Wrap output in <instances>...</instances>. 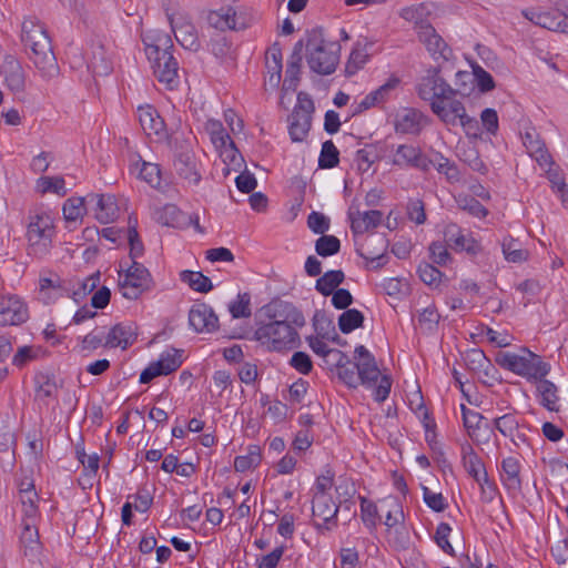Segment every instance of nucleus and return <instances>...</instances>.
Returning <instances> with one entry per match:
<instances>
[{
    "instance_id": "nucleus-36",
    "label": "nucleus",
    "mask_w": 568,
    "mask_h": 568,
    "mask_svg": "<svg viewBox=\"0 0 568 568\" xmlns=\"http://www.w3.org/2000/svg\"><path fill=\"white\" fill-rule=\"evenodd\" d=\"M338 378L348 387L356 388L359 377L356 365H351L348 357L342 351L335 352Z\"/></svg>"
},
{
    "instance_id": "nucleus-33",
    "label": "nucleus",
    "mask_w": 568,
    "mask_h": 568,
    "mask_svg": "<svg viewBox=\"0 0 568 568\" xmlns=\"http://www.w3.org/2000/svg\"><path fill=\"white\" fill-rule=\"evenodd\" d=\"M535 383L540 405L550 412H558L560 397L557 386L545 377H541Z\"/></svg>"
},
{
    "instance_id": "nucleus-57",
    "label": "nucleus",
    "mask_w": 568,
    "mask_h": 568,
    "mask_svg": "<svg viewBox=\"0 0 568 568\" xmlns=\"http://www.w3.org/2000/svg\"><path fill=\"white\" fill-rule=\"evenodd\" d=\"M341 248L339 240L334 235H323L315 244L316 253L321 256H331L336 254Z\"/></svg>"
},
{
    "instance_id": "nucleus-25",
    "label": "nucleus",
    "mask_w": 568,
    "mask_h": 568,
    "mask_svg": "<svg viewBox=\"0 0 568 568\" xmlns=\"http://www.w3.org/2000/svg\"><path fill=\"white\" fill-rule=\"evenodd\" d=\"M523 144L527 153L532 158L541 169L552 164L551 155L548 153L545 143L535 130L526 131L523 135Z\"/></svg>"
},
{
    "instance_id": "nucleus-5",
    "label": "nucleus",
    "mask_w": 568,
    "mask_h": 568,
    "mask_svg": "<svg viewBox=\"0 0 568 568\" xmlns=\"http://www.w3.org/2000/svg\"><path fill=\"white\" fill-rule=\"evenodd\" d=\"M355 354L359 359L356 364L359 384L366 388L373 389V397L376 402H384L390 393V377L381 375L375 357L365 346H357Z\"/></svg>"
},
{
    "instance_id": "nucleus-59",
    "label": "nucleus",
    "mask_w": 568,
    "mask_h": 568,
    "mask_svg": "<svg viewBox=\"0 0 568 568\" xmlns=\"http://www.w3.org/2000/svg\"><path fill=\"white\" fill-rule=\"evenodd\" d=\"M20 501L22 505L23 519H37L38 518V493L29 491L27 494H19Z\"/></svg>"
},
{
    "instance_id": "nucleus-21",
    "label": "nucleus",
    "mask_w": 568,
    "mask_h": 568,
    "mask_svg": "<svg viewBox=\"0 0 568 568\" xmlns=\"http://www.w3.org/2000/svg\"><path fill=\"white\" fill-rule=\"evenodd\" d=\"M189 323L199 333H210L217 328L219 318L211 306L197 303L190 310Z\"/></svg>"
},
{
    "instance_id": "nucleus-37",
    "label": "nucleus",
    "mask_w": 568,
    "mask_h": 568,
    "mask_svg": "<svg viewBox=\"0 0 568 568\" xmlns=\"http://www.w3.org/2000/svg\"><path fill=\"white\" fill-rule=\"evenodd\" d=\"M172 29L174 31L175 39L185 49L196 51L200 47V41L195 27L190 22H183L179 26L174 24L171 19Z\"/></svg>"
},
{
    "instance_id": "nucleus-14",
    "label": "nucleus",
    "mask_w": 568,
    "mask_h": 568,
    "mask_svg": "<svg viewBox=\"0 0 568 568\" xmlns=\"http://www.w3.org/2000/svg\"><path fill=\"white\" fill-rule=\"evenodd\" d=\"M312 513L316 527L329 530L336 525L338 507L328 494L313 495Z\"/></svg>"
},
{
    "instance_id": "nucleus-32",
    "label": "nucleus",
    "mask_w": 568,
    "mask_h": 568,
    "mask_svg": "<svg viewBox=\"0 0 568 568\" xmlns=\"http://www.w3.org/2000/svg\"><path fill=\"white\" fill-rule=\"evenodd\" d=\"M67 293L62 281L57 274L41 275L39 278L40 298L49 304Z\"/></svg>"
},
{
    "instance_id": "nucleus-51",
    "label": "nucleus",
    "mask_w": 568,
    "mask_h": 568,
    "mask_svg": "<svg viewBox=\"0 0 568 568\" xmlns=\"http://www.w3.org/2000/svg\"><path fill=\"white\" fill-rule=\"evenodd\" d=\"M205 132L210 135L211 142L216 148L225 146L231 140L222 123L217 120L209 119L204 124Z\"/></svg>"
},
{
    "instance_id": "nucleus-9",
    "label": "nucleus",
    "mask_w": 568,
    "mask_h": 568,
    "mask_svg": "<svg viewBox=\"0 0 568 568\" xmlns=\"http://www.w3.org/2000/svg\"><path fill=\"white\" fill-rule=\"evenodd\" d=\"M440 99L430 103V109L446 125H462L467 134L477 130V121L469 116L464 104L454 99Z\"/></svg>"
},
{
    "instance_id": "nucleus-8",
    "label": "nucleus",
    "mask_w": 568,
    "mask_h": 568,
    "mask_svg": "<svg viewBox=\"0 0 568 568\" xmlns=\"http://www.w3.org/2000/svg\"><path fill=\"white\" fill-rule=\"evenodd\" d=\"M153 285L149 270L141 263L133 261L123 272H119V291L128 300H136L150 291Z\"/></svg>"
},
{
    "instance_id": "nucleus-54",
    "label": "nucleus",
    "mask_w": 568,
    "mask_h": 568,
    "mask_svg": "<svg viewBox=\"0 0 568 568\" xmlns=\"http://www.w3.org/2000/svg\"><path fill=\"white\" fill-rule=\"evenodd\" d=\"M216 150L220 152V156L223 162L231 169L239 170L242 166L243 158L232 140L226 142L225 146H219Z\"/></svg>"
},
{
    "instance_id": "nucleus-64",
    "label": "nucleus",
    "mask_w": 568,
    "mask_h": 568,
    "mask_svg": "<svg viewBox=\"0 0 568 568\" xmlns=\"http://www.w3.org/2000/svg\"><path fill=\"white\" fill-rule=\"evenodd\" d=\"M368 54L365 49L359 48V45L355 47L349 55L346 70L348 73H355L357 70L363 68V65L367 62Z\"/></svg>"
},
{
    "instance_id": "nucleus-13",
    "label": "nucleus",
    "mask_w": 568,
    "mask_h": 568,
    "mask_svg": "<svg viewBox=\"0 0 568 568\" xmlns=\"http://www.w3.org/2000/svg\"><path fill=\"white\" fill-rule=\"evenodd\" d=\"M417 38L438 65L440 62H447L452 59V49L433 26H423L417 32Z\"/></svg>"
},
{
    "instance_id": "nucleus-46",
    "label": "nucleus",
    "mask_w": 568,
    "mask_h": 568,
    "mask_svg": "<svg viewBox=\"0 0 568 568\" xmlns=\"http://www.w3.org/2000/svg\"><path fill=\"white\" fill-rule=\"evenodd\" d=\"M37 519H23L22 521V532L20 536V540L22 546L24 547V551L28 550L33 551L39 547V534L36 526Z\"/></svg>"
},
{
    "instance_id": "nucleus-24",
    "label": "nucleus",
    "mask_w": 568,
    "mask_h": 568,
    "mask_svg": "<svg viewBox=\"0 0 568 568\" xmlns=\"http://www.w3.org/2000/svg\"><path fill=\"white\" fill-rule=\"evenodd\" d=\"M136 336L138 333L135 324L131 322L120 323L110 329L105 336L104 346L111 348L121 347L122 349H126L135 342Z\"/></svg>"
},
{
    "instance_id": "nucleus-2",
    "label": "nucleus",
    "mask_w": 568,
    "mask_h": 568,
    "mask_svg": "<svg viewBox=\"0 0 568 568\" xmlns=\"http://www.w3.org/2000/svg\"><path fill=\"white\" fill-rule=\"evenodd\" d=\"M21 38L26 48L29 49V59L40 77L45 81L57 78L60 69L44 26L36 18L24 19Z\"/></svg>"
},
{
    "instance_id": "nucleus-60",
    "label": "nucleus",
    "mask_w": 568,
    "mask_h": 568,
    "mask_svg": "<svg viewBox=\"0 0 568 568\" xmlns=\"http://www.w3.org/2000/svg\"><path fill=\"white\" fill-rule=\"evenodd\" d=\"M361 518L365 526L372 528L376 526L378 518V507L366 497H361Z\"/></svg>"
},
{
    "instance_id": "nucleus-45",
    "label": "nucleus",
    "mask_w": 568,
    "mask_h": 568,
    "mask_svg": "<svg viewBox=\"0 0 568 568\" xmlns=\"http://www.w3.org/2000/svg\"><path fill=\"white\" fill-rule=\"evenodd\" d=\"M36 399L47 403L49 398L57 395L58 385L53 377L49 375H40L36 379Z\"/></svg>"
},
{
    "instance_id": "nucleus-56",
    "label": "nucleus",
    "mask_w": 568,
    "mask_h": 568,
    "mask_svg": "<svg viewBox=\"0 0 568 568\" xmlns=\"http://www.w3.org/2000/svg\"><path fill=\"white\" fill-rule=\"evenodd\" d=\"M439 317L436 307L429 305L418 314V326L424 333L434 332L438 325Z\"/></svg>"
},
{
    "instance_id": "nucleus-41",
    "label": "nucleus",
    "mask_w": 568,
    "mask_h": 568,
    "mask_svg": "<svg viewBox=\"0 0 568 568\" xmlns=\"http://www.w3.org/2000/svg\"><path fill=\"white\" fill-rule=\"evenodd\" d=\"M153 219L162 225L176 227L182 223L183 214L176 205L165 204L154 210Z\"/></svg>"
},
{
    "instance_id": "nucleus-31",
    "label": "nucleus",
    "mask_w": 568,
    "mask_h": 568,
    "mask_svg": "<svg viewBox=\"0 0 568 568\" xmlns=\"http://www.w3.org/2000/svg\"><path fill=\"white\" fill-rule=\"evenodd\" d=\"M288 132L294 142L303 141L311 128L310 110L295 108L288 118Z\"/></svg>"
},
{
    "instance_id": "nucleus-39",
    "label": "nucleus",
    "mask_w": 568,
    "mask_h": 568,
    "mask_svg": "<svg viewBox=\"0 0 568 568\" xmlns=\"http://www.w3.org/2000/svg\"><path fill=\"white\" fill-rule=\"evenodd\" d=\"M463 452V464L468 473L475 480L484 478L487 475L485 466L479 458V456L475 453L473 447L469 444H466L462 448Z\"/></svg>"
},
{
    "instance_id": "nucleus-58",
    "label": "nucleus",
    "mask_w": 568,
    "mask_h": 568,
    "mask_svg": "<svg viewBox=\"0 0 568 568\" xmlns=\"http://www.w3.org/2000/svg\"><path fill=\"white\" fill-rule=\"evenodd\" d=\"M452 527L447 523H440L435 531L434 540L436 545L446 554L454 555V548L449 541Z\"/></svg>"
},
{
    "instance_id": "nucleus-63",
    "label": "nucleus",
    "mask_w": 568,
    "mask_h": 568,
    "mask_svg": "<svg viewBox=\"0 0 568 568\" xmlns=\"http://www.w3.org/2000/svg\"><path fill=\"white\" fill-rule=\"evenodd\" d=\"M290 365L300 374L307 375L313 369V363L308 354L304 352H295L291 359Z\"/></svg>"
},
{
    "instance_id": "nucleus-47",
    "label": "nucleus",
    "mask_w": 568,
    "mask_h": 568,
    "mask_svg": "<svg viewBox=\"0 0 568 568\" xmlns=\"http://www.w3.org/2000/svg\"><path fill=\"white\" fill-rule=\"evenodd\" d=\"M134 169L139 171V178L158 187L161 184V170L156 163L141 161L134 164Z\"/></svg>"
},
{
    "instance_id": "nucleus-44",
    "label": "nucleus",
    "mask_w": 568,
    "mask_h": 568,
    "mask_svg": "<svg viewBox=\"0 0 568 568\" xmlns=\"http://www.w3.org/2000/svg\"><path fill=\"white\" fill-rule=\"evenodd\" d=\"M342 271H328L316 281V290L325 296L331 295L337 290V286L344 281Z\"/></svg>"
},
{
    "instance_id": "nucleus-17",
    "label": "nucleus",
    "mask_w": 568,
    "mask_h": 568,
    "mask_svg": "<svg viewBox=\"0 0 568 568\" xmlns=\"http://www.w3.org/2000/svg\"><path fill=\"white\" fill-rule=\"evenodd\" d=\"M445 240L455 250L476 256L483 252L480 242L471 233H464L456 224H449L445 229Z\"/></svg>"
},
{
    "instance_id": "nucleus-50",
    "label": "nucleus",
    "mask_w": 568,
    "mask_h": 568,
    "mask_svg": "<svg viewBox=\"0 0 568 568\" xmlns=\"http://www.w3.org/2000/svg\"><path fill=\"white\" fill-rule=\"evenodd\" d=\"M88 197H70L63 204V215L68 222H77L85 214Z\"/></svg>"
},
{
    "instance_id": "nucleus-6",
    "label": "nucleus",
    "mask_w": 568,
    "mask_h": 568,
    "mask_svg": "<svg viewBox=\"0 0 568 568\" xmlns=\"http://www.w3.org/2000/svg\"><path fill=\"white\" fill-rule=\"evenodd\" d=\"M306 60L312 71L331 74L338 63L337 44L325 40L322 31L313 30L307 36Z\"/></svg>"
},
{
    "instance_id": "nucleus-43",
    "label": "nucleus",
    "mask_w": 568,
    "mask_h": 568,
    "mask_svg": "<svg viewBox=\"0 0 568 568\" xmlns=\"http://www.w3.org/2000/svg\"><path fill=\"white\" fill-rule=\"evenodd\" d=\"M180 280L192 290L201 293H207L213 287L211 280L201 272L182 271L180 273Z\"/></svg>"
},
{
    "instance_id": "nucleus-4",
    "label": "nucleus",
    "mask_w": 568,
    "mask_h": 568,
    "mask_svg": "<svg viewBox=\"0 0 568 568\" xmlns=\"http://www.w3.org/2000/svg\"><path fill=\"white\" fill-rule=\"evenodd\" d=\"M497 363L503 368L534 383L546 377L551 369L549 363L526 348L520 353H501L497 357Z\"/></svg>"
},
{
    "instance_id": "nucleus-27",
    "label": "nucleus",
    "mask_w": 568,
    "mask_h": 568,
    "mask_svg": "<svg viewBox=\"0 0 568 568\" xmlns=\"http://www.w3.org/2000/svg\"><path fill=\"white\" fill-rule=\"evenodd\" d=\"M501 481L504 486L514 493H518L521 489V464L518 458L508 456L501 460Z\"/></svg>"
},
{
    "instance_id": "nucleus-11",
    "label": "nucleus",
    "mask_w": 568,
    "mask_h": 568,
    "mask_svg": "<svg viewBox=\"0 0 568 568\" xmlns=\"http://www.w3.org/2000/svg\"><path fill=\"white\" fill-rule=\"evenodd\" d=\"M182 362L181 351L175 348L164 351L158 361L150 363V365L142 371L140 383L148 384L158 376L169 375L175 372L182 365Z\"/></svg>"
},
{
    "instance_id": "nucleus-22",
    "label": "nucleus",
    "mask_w": 568,
    "mask_h": 568,
    "mask_svg": "<svg viewBox=\"0 0 568 568\" xmlns=\"http://www.w3.org/2000/svg\"><path fill=\"white\" fill-rule=\"evenodd\" d=\"M88 201L95 204L94 214L102 224L114 222L120 213L115 197L111 194H90Z\"/></svg>"
},
{
    "instance_id": "nucleus-15",
    "label": "nucleus",
    "mask_w": 568,
    "mask_h": 568,
    "mask_svg": "<svg viewBox=\"0 0 568 568\" xmlns=\"http://www.w3.org/2000/svg\"><path fill=\"white\" fill-rule=\"evenodd\" d=\"M392 164L400 169L416 168L424 172L430 170V162L422 150L412 144L398 145L392 156Z\"/></svg>"
},
{
    "instance_id": "nucleus-42",
    "label": "nucleus",
    "mask_w": 568,
    "mask_h": 568,
    "mask_svg": "<svg viewBox=\"0 0 568 568\" xmlns=\"http://www.w3.org/2000/svg\"><path fill=\"white\" fill-rule=\"evenodd\" d=\"M262 449L258 445H250L247 447V454L237 456L234 459V468L236 471H246L255 468L261 464Z\"/></svg>"
},
{
    "instance_id": "nucleus-18",
    "label": "nucleus",
    "mask_w": 568,
    "mask_h": 568,
    "mask_svg": "<svg viewBox=\"0 0 568 568\" xmlns=\"http://www.w3.org/2000/svg\"><path fill=\"white\" fill-rule=\"evenodd\" d=\"M398 84L399 79L397 77H390L383 85L369 92L361 101H355L351 105L352 115L361 114L371 108L386 102L389 99L392 92L398 87Z\"/></svg>"
},
{
    "instance_id": "nucleus-62",
    "label": "nucleus",
    "mask_w": 568,
    "mask_h": 568,
    "mask_svg": "<svg viewBox=\"0 0 568 568\" xmlns=\"http://www.w3.org/2000/svg\"><path fill=\"white\" fill-rule=\"evenodd\" d=\"M419 278L427 285H438L442 280V273L429 263H420L417 268Z\"/></svg>"
},
{
    "instance_id": "nucleus-20",
    "label": "nucleus",
    "mask_w": 568,
    "mask_h": 568,
    "mask_svg": "<svg viewBox=\"0 0 568 568\" xmlns=\"http://www.w3.org/2000/svg\"><path fill=\"white\" fill-rule=\"evenodd\" d=\"M523 16L535 23L536 26L542 27L552 31H560L568 33V16L567 14H555L549 11H540L535 9L523 10Z\"/></svg>"
},
{
    "instance_id": "nucleus-35",
    "label": "nucleus",
    "mask_w": 568,
    "mask_h": 568,
    "mask_svg": "<svg viewBox=\"0 0 568 568\" xmlns=\"http://www.w3.org/2000/svg\"><path fill=\"white\" fill-rule=\"evenodd\" d=\"M87 67L94 75H108L112 70V62L103 47L92 48L87 59Z\"/></svg>"
},
{
    "instance_id": "nucleus-23",
    "label": "nucleus",
    "mask_w": 568,
    "mask_h": 568,
    "mask_svg": "<svg viewBox=\"0 0 568 568\" xmlns=\"http://www.w3.org/2000/svg\"><path fill=\"white\" fill-rule=\"evenodd\" d=\"M176 174L189 185H197L201 181V173L197 168L195 155L192 151H183L174 160Z\"/></svg>"
},
{
    "instance_id": "nucleus-19",
    "label": "nucleus",
    "mask_w": 568,
    "mask_h": 568,
    "mask_svg": "<svg viewBox=\"0 0 568 568\" xmlns=\"http://www.w3.org/2000/svg\"><path fill=\"white\" fill-rule=\"evenodd\" d=\"M136 113L141 128L146 135L154 136L158 141L168 140L169 135L164 121L153 106H139Z\"/></svg>"
},
{
    "instance_id": "nucleus-53",
    "label": "nucleus",
    "mask_w": 568,
    "mask_h": 568,
    "mask_svg": "<svg viewBox=\"0 0 568 568\" xmlns=\"http://www.w3.org/2000/svg\"><path fill=\"white\" fill-rule=\"evenodd\" d=\"M339 152L335 144L328 140L322 144L321 154L318 158V166L322 169L335 168L339 162Z\"/></svg>"
},
{
    "instance_id": "nucleus-1",
    "label": "nucleus",
    "mask_w": 568,
    "mask_h": 568,
    "mask_svg": "<svg viewBox=\"0 0 568 568\" xmlns=\"http://www.w3.org/2000/svg\"><path fill=\"white\" fill-rule=\"evenodd\" d=\"M267 322L261 323L255 339L268 351L282 352L297 347L300 344L298 328L305 325L302 312L292 303L278 301L265 307Z\"/></svg>"
},
{
    "instance_id": "nucleus-16",
    "label": "nucleus",
    "mask_w": 568,
    "mask_h": 568,
    "mask_svg": "<svg viewBox=\"0 0 568 568\" xmlns=\"http://www.w3.org/2000/svg\"><path fill=\"white\" fill-rule=\"evenodd\" d=\"M464 427L469 438L476 444H486L490 439L491 428L484 423V416L464 404L460 405Z\"/></svg>"
},
{
    "instance_id": "nucleus-40",
    "label": "nucleus",
    "mask_w": 568,
    "mask_h": 568,
    "mask_svg": "<svg viewBox=\"0 0 568 568\" xmlns=\"http://www.w3.org/2000/svg\"><path fill=\"white\" fill-rule=\"evenodd\" d=\"M381 510L386 511L384 524L389 529L399 526L404 521L403 508L394 497L381 500Z\"/></svg>"
},
{
    "instance_id": "nucleus-38",
    "label": "nucleus",
    "mask_w": 568,
    "mask_h": 568,
    "mask_svg": "<svg viewBox=\"0 0 568 568\" xmlns=\"http://www.w3.org/2000/svg\"><path fill=\"white\" fill-rule=\"evenodd\" d=\"M501 250L505 260L510 263H523L529 257V252L524 247L523 243L511 236L504 237Z\"/></svg>"
},
{
    "instance_id": "nucleus-49",
    "label": "nucleus",
    "mask_w": 568,
    "mask_h": 568,
    "mask_svg": "<svg viewBox=\"0 0 568 568\" xmlns=\"http://www.w3.org/2000/svg\"><path fill=\"white\" fill-rule=\"evenodd\" d=\"M426 8L423 4L406 7L399 11V16L404 20L415 24L416 32H418L423 26H430L426 20Z\"/></svg>"
},
{
    "instance_id": "nucleus-30",
    "label": "nucleus",
    "mask_w": 568,
    "mask_h": 568,
    "mask_svg": "<svg viewBox=\"0 0 568 568\" xmlns=\"http://www.w3.org/2000/svg\"><path fill=\"white\" fill-rule=\"evenodd\" d=\"M207 20L211 26L220 30H240L245 28V23L239 21L237 13L232 7L211 11Z\"/></svg>"
},
{
    "instance_id": "nucleus-29",
    "label": "nucleus",
    "mask_w": 568,
    "mask_h": 568,
    "mask_svg": "<svg viewBox=\"0 0 568 568\" xmlns=\"http://www.w3.org/2000/svg\"><path fill=\"white\" fill-rule=\"evenodd\" d=\"M383 213L377 210L349 212L351 227L355 234L366 233L382 222Z\"/></svg>"
},
{
    "instance_id": "nucleus-12",
    "label": "nucleus",
    "mask_w": 568,
    "mask_h": 568,
    "mask_svg": "<svg viewBox=\"0 0 568 568\" xmlns=\"http://www.w3.org/2000/svg\"><path fill=\"white\" fill-rule=\"evenodd\" d=\"M29 317L28 307L20 296L11 293L0 294V325H20Z\"/></svg>"
},
{
    "instance_id": "nucleus-28",
    "label": "nucleus",
    "mask_w": 568,
    "mask_h": 568,
    "mask_svg": "<svg viewBox=\"0 0 568 568\" xmlns=\"http://www.w3.org/2000/svg\"><path fill=\"white\" fill-rule=\"evenodd\" d=\"M0 73L7 87L12 91H20L24 85V75L20 62L13 57H6L1 63Z\"/></svg>"
},
{
    "instance_id": "nucleus-55",
    "label": "nucleus",
    "mask_w": 568,
    "mask_h": 568,
    "mask_svg": "<svg viewBox=\"0 0 568 568\" xmlns=\"http://www.w3.org/2000/svg\"><path fill=\"white\" fill-rule=\"evenodd\" d=\"M229 311L233 318H246L252 314L251 296L248 293L239 294L236 300L229 304Z\"/></svg>"
},
{
    "instance_id": "nucleus-3",
    "label": "nucleus",
    "mask_w": 568,
    "mask_h": 568,
    "mask_svg": "<svg viewBox=\"0 0 568 568\" xmlns=\"http://www.w3.org/2000/svg\"><path fill=\"white\" fill-rule=\"evenodd\" d=\"M149 40V37L144 40L145 53L151 62L154 77L169 89H174L179 84V65L169 51L172 48L170 37L165 33H160L153 40Z\"/></svg>"
},
{
    "instance_id": "nucleus-61",
    "label": "nucleus",
    "mask_w": 568,
    "mask_h": 568,
    "mask_svg": "<svg viewBox=\"0 0 568 568\" xmlns=\"http://www.w3.org/2000/svg\"><path fill=\"white\" fill-rule=\"evenodd\" d=\"M496 429L505 437L513 435V433L520 426L519 420L514 414H505L494 419Z\"/></svg>"
},
{
    "instance_id": "nucleus-10",
    "label": "nucleus",
    "mask_w": 568,
    "mask_h": 568,
    "mask_svg": "<svg viewBox=\"0 0 568 568\" xmlns=\"http://www.w3.org/2000/svg\"><path fill=\"white\" fill-rule=\"evenodd\" d=\"M418 97L430 103L440 99H450L457 94V90L453 89L442 77L439 67H429L425 73L418 79L416 84Z\"/></svg>"
},
{
    "instance_id": "nucleus-7",
    "label": "nucleus",
    "mask_w": 568,
    "mask_h": 568,
    "mask_svg": "<svg viewBox=\"0 0 568 568\" xmlns=\"http://www.w3.org/2000/svg\"><path fill=\"white\" fill-rule=\"evenodd\" d=\"M53 235L54 225L50 214L40 213L31 217L27 232L29 255L39 258L45 256L51 250Z\"/></svg>"
},
{
    "instance_id": "nucleus-48",
    "label": "nucleus",
    "mask_w": 568,
    "mask_h": 568,
    "mask_svg": "<svg viewBox=\"0 0 568 568\" xmlns=\"http://www.w3.org/2000/svg\"><path fill=\"white\" fill-rule=\"evenodd\" d=\"M364 322V315L356 308L346 310L338 317V327L342 333L348 334L361 327Z\"/></svg>"
},
{
    "instance_id": "nucleus-34",
    "label": "nucleus",
    "mask_w": 568,
    "mask_h": 568,
    "mask_svg": "<svg viewBox=\"0 0 568 568\" xmlns=\"http://www.w3.org/2000/svg\"><path fill=\"white\" fill-rule=\"evenodd\" d=\"M282 51L277 44L272 45L265 54V67L268 75V83L275 88L281 81L282 74Z\"/></svg>"
},
{
    "instance_id": "nucleus-52",
    "label": "nucleus",
    "mask_w": 568,
    "mask_h": 568,
    "mask_svg": "<svg viewBox=\"0 0 568 568\" xmlns=\"http://www.w3.org/2000/svg\"><path fill=\"white\" fill-rule=\"evenodd\" d=\"M37 189L41 193H55L65 195V182L61 176H42L37 181Z\"/></svg>"
},
{
    "instance_id": "nucleus-26",
    "label": "nucleus",
    "mask_w": 568,
    "mask_h": 568,
    "mask_svg": "<svg viewBox=\"0 0 568 568\" xmlns=\"http://www.w3.org/2000/svg\"><path fill=\"white\" fill-rule=\"evenodd\" d=\"M425 125V116L415 109H404L396 115L395 129L404 134H418Z\"/></svg>"
}]
</instances>
